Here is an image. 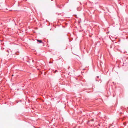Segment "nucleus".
<instances>
[{
  "instance_id": "nucleus-1",
  "label": "nucleus",
  "mask_w": 128,
  "mask_h": 128,
  "mask_svg": "<svg viewBox=\"0 0 128 128\" xmlns=\"http://www.w3.org/2000/svg\"><path fill=\"white\" fill-rule=\"evenodd\" d=\"M37 40L38 42L39 43H40L42 42V41L41 40Z\"/></svg>"
},
{
  "instance_id": "nucleus-2",
  "label": "nucleus",
  "mask_w": 128,
  "mask_h": 128,
  "mask_svg": "<svg viewBox=\"0 0 128 128\" xmlns=\"http://www.w3.org/2000/svg\"><path fill=\"white\" fill-rule=\"evenodd\" d=\"M92 121H93L94 120L93 119H92Z\"/></svg>"
},
{
  "instance_id": "nucleus-3",
  "label": "nucleus",
  "mask_w": 128,
  "mask_h": 128,
  "mask_svg": "<svg viewBox=\"0 0 128 128\" xmlns=\"http://www.w3.org/2000/svg\"><path fill=\"white\" fill-rule=\"evenodd\" d=\"M14 76V75L13 74H12V76Z\"/></svg>"
}]
</instances>
